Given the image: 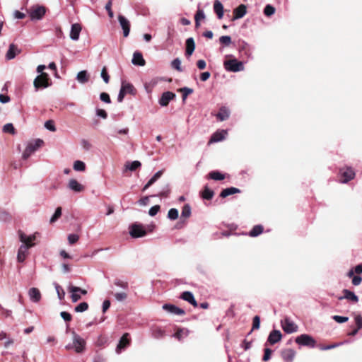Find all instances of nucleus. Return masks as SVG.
Here are the masks:
<instances>
[{
    "mask_svg": "<svg viewBox=\"0 0 362 362\" xmlns=\"http://www.w3.org/2000/svg\"><path fill=\"white\" fill-rule=\"evenodd\" d=\"M68 291L70 293H74V292H78V293H80V295L82 294V295H86L87 294V291L85 290V289H83L80 287H77V286H73L71 284H70L69 286H68Z\"/></svg>",
    "mask_w": 362,
    "mask_h": 362,
    "instance_id": "obj_40",
    "label": "nucleus"
},
{
    "mask_svg": "<svg viewBox=\"0 0 362 362\" xmlns=\"http://www.w3.org/2000/svg\"><path fill=\"white\" fill-rule=\"evenodd\" d=\"M333 320L338 323H344L348 321L349 317L340 315H334L332 317Z\"/></svg>",
    "mask_w": 362,
    "mask_h": 362,
    "instance_id": "obj_60",
    "label": "nucleus"
},
{
    "mask_svg": "<svg viewBox=\"0 0 362 362\" xmlns=\"http://www.w3.org/2000/svg\"><path fill=\"white\" fill-rule=\"evenodd\" d=\"M189 334V330L187 329H180L175 334L174 337L180 340L183 337H187Z\"/></svg>",
    "mask_w": 362,
    "mask_h": 362,
    "instance_id": "obj_42",
    "label": "nucleus"
},
{
    "mask_svg": "<svg viewBox=\"0 0 362 362\" xmlns=\"http://www.w3.org/2000/svg\"><path fill=\"white\" fill-rule=\"evenodd\" d=\"M214 192L208 187H205L204 191L202 192V198L204 199L210 200L214 197Z\"/></svg>",
    "mask_w": 362,
    "mask_h": 362,
    "instance_id": "obj_38",
    "label": "nucleus"
},
{
    "mask_svg": "<svg viewBox=\"0 0 362 362\" xmlns=\"http://www.w3.org/2000/svg\"><path fill=\"white\" fill-rule=\"evenodd\" d=\"M163 309L175 315H183L185 314V312L183 309L180 308L173 304H164L163 305Z\"/></svg>",
    "mask_w": 362,
    "mask_h": 362,
    "instance_id": "obj_12",
    "label": "nucleus"
},
{
    "mask_svg": "<svg viewBox=\"0 0 362 362\" xmlns=\"http://www.w3.org/2000/svg\"><path fill=\"white\" fill-rule=\"evenodd\" d=\"M282 338V334L279 330H272L268 337L267 342L270 344L273 345L277 342H279Z\"/></svg>",
    "mask_w": 362,
    "mask_h": 362,
    "instance_id": "obj_16",
    "label": "nucleus"
},
{
    "mask_svg": "<svg viewBox=\"0 0 362 362\" xmlns=\"http://www.w3.org/2000/svg\"><path fill=\"white\" fill-rule=\"evenodd\" d=\"M263 232V227L261 225L255 226L250 231L249 235L251 237H257Z\"/></svg>",
    "mask_w": 362,
    "mask_h": 362,
    "instance_id": "obj_34",
    "label": "nucleus"
},
{
    "mask_svg": "<svg viewBox=\"0 0 362 362\" xmlns=\"http://www.w3.org/2000/svg\"><path fill=\"white\" fill-rule=\"evenodd\" d=\"M114 296L117 301L120 302L126 300V298H127V295L124 292L115 293Z\"/></svg>",
    "mask_w": 362,
    "mask_h": 362,
    "instance_id": "obj_54",
    "label": "nucleus"
},
{
    "mask_svg": "<svg viewBox=\"0 0 362 362\" xmlns=\"http://www.w3.org/2000/svg\"><path fill=\"white\" fill-rule=\"evenodd\" d=\"M354 320L358 329H362V316L361 315H356Z\"/></svg>",
    "mask_w": 362,
    "mask_h": 362,
    "instance_id": "obj_63",
    "label": "nucleus"
},
{
    "mask_svg": "<svg viewBox=\"0 0 362 362\" xmlns=\"http://www.w3.org/2000/svg\"><path fill=\"white\" fill-rule=\"evenodd\" d=\"M180 91L182 92V100L185 101L186 100V98H187V96L189 94L193 93V89L187 88V87H184V88H180Z\"/></svg>",
    "mask_w": 362,
    "mask_h": 362,
    "instance_id": "obj_48",
    "label": "nucleus"
},
{
    "mask_svg": "<svg viewBox=\"0 0 362 362\" xmlns=\"http://www.w3.org/2000/svg\"><path fill=\"white\" fill-rule=\"evenodd\" d=\"M132 63L134 65L144 66L146 62L142 54L139 52H135L133 54Z\"/></svg>",
    "mask_w": 362,
    "mask_h": 362,
    "instance_id": "obj_28",
    "label": "nucleus"
},
{
    "mask_svg": "<svg viewBox=\"0 0 362 362\" xmlns=\"http://www.w3.org/2000/svg\"><path fill=\"white\" fill-rule=\"evenodd\" d=\"M100 99L105 103L109 104L111 103L110 95L107 93H101L100 95Z\"/></svg>",
    "mask_w": 362,
    "mask_h": 362,
    "instance_id": "obj_62",
    "label": "nucleus"
},
{
    "mask_svg": "<svg viewBox=\"0 0 362 362\" xmlns=\"http://www.w3.org/2000/svg\"><path fill=\"white\" fill-rule=\"evenodd\" d=\"M164 335H165V332L160 328L157 327L155 329H153V336L154 338L160 339V338L163 337Z\"/></svg>",
    "mask_w": 362,
    "mask_h": 362,
    "instance_id": "obj_51",
    "label": "nucleus"
},
{
    "mask_svg": "<svg viewBox=\"0 0 362 362\" xmlns=\"http://www.w3.org/2000/svg\"><path fill=\"white\" fill-rule=\"evenodd\" d=\"M141 165V163L140 161L134 160L132 162H127L125 164V168L127 170H129L130 171H134L138 168H139Z\"/></svg>",
    "mask_w": 362,
    "mask_h": 362,
    "instance_id": "obj_33",
    "label": "nucleus"
},
{
    "mask_svg": "<svg viewBox=\"0 0 362 362\" xmlns=\"http://www.w3.org/2000/svg\"><path fill=\"white\" fill-rule=\"evenodd\" d=\"M61 215H62V208L57 207L55 210L54 214L50 218V221H49L50 223L55 222L61 216Z\"/></svg>",
    "mask_w": 362,
    "mask_h": 362,
    "instance_id": "obj_52",
    "label": "nucleus"
},
{
    "mask_svg": "<svg viewBox=\"0 0 362 362\" xmlns=\"http://www.w3.org/2000/svg\"><path fill=\"white\" fill-rule=\"evenodd\" d=\"M79 239V236L77 234H69L68 235V241L70 245L76 243Z\"/></svg>",
    "mask_w": 362,
    "mask_h": 362,
    "instance_id": "obj_58",
    "label": "nucleus"
},
{
    "mask_svg": "<svg viewBox=\"0 0 362 362\" xmlns=\"http://www.w3.org/2000/svg\"><path fill=\"white\" fill-rule=\"evenodd\" d=\"M114 284L116 286L122 288L123 289H128V287H129V284H128L127 282L124 281L120 280V279H118L115 280Z\"/></svg>",
    "mask_w": 362,
    "mask_h": 362,
    "instance_id": "obj_50",
    "label": "nucleus"
},
{
    "mask_svg": "<svg viewBox=\"0 0 362 362\" xmlns=\"http://www.w3.org/2000/svg\"><path fill=\"white\" fill-rule=\"evenodd\" d=\"M178 210L175 208L170 209L168 212V218L170 220H176L178 218Z\"/></svg>",
    "mask_w": 362,
    "mask_h": 362,
    "instance_id": "obj_43",
    "label": "nucleus"
},
{
    "mask_svg": "<svg viewBox=\"0 0 362 362\" xmlns=\"http://www.w3.org/2000/svg\"><path fill=\"white\" fill-rule=\"evenodd\" d=\"M67 187L70 190H71L76 193L82 192L85 189V187L75 179H70L69 180Z\"/></svg>",
    "mask_w": 362,
    "mask_h": 362,
    "instance_id": "obj_11",
    "label": "nucleus"
},
{
    "mask_svg": "<svg viewBox=\"0 0 362 362\" xmlns=\"http://www.w3.org/2000/svg\"><path fill=\"white\" fill-rule=\"evenodd\" d=\"M43 144V141L40 139L35 140L33 142L28 144L25 151L23 153L22 157L23 159L28 158L30 155L39 148Z\"/></svg>",
    "mask_w": 362,
    "mask_h": 362,
    "instance_id": "obj_5",
    "label": "nucleus"
},
{
    "mask_svg": "<svg viewBox=\"0 0 362 362\" xmlns=\"http://www.w3.org/2000/svg\"><path fill=\"white\" fill-rule=\"evenodd\" d=\"M214 10L216 13L218 18L221 19L223 16V6L218 0H216L214 1Z\"/></svg>",
    "mask_w": 362,
    "mask_h": 362,
    "instance_id": "obj_29",
    "label": "nucleus"
},
{
    "mask_svg": "<svg viewBox=\"0 0 362 362\" xmlns=\"http://www.w3.org/2000/svg\"><path fill=\"white\" fill-rule=\"evenodd\" d=\"M118 21L119 23L123 30V35L124 37H127L130 32V22L129 21L125 18L122 15L118 16Z\"/></svg>",
    "mask_w": 362,
    "mask_h": 362,
    "instance_id": "obj_8",
    "label": "nucleus"
},
{
    "mask_svg": "<svg viewBox=\"0 0 362 362\" xmlns=\"http://www.w3.org/2000/svg\"><path fill=\"white\" fill-rule=\"evenodd\" d=\"M76 79L81 83H85L88 81V76L86 71H81L76 76Z\"/></svg>",
    "mask_w": 362,
    "mask_h": 362,
    "instance_id": "obj_35",
    "label": "nucleus"
},
{
    "mask_svg": "<svg viewBox=\"0 0 362 362\" xmlns=\"http://www.w3.org/2000/svg\"><path fill=\"white\" fill-rule=\"evenodd\" d=\"M342 292L344 293V296L338 297L339 300H341L343 299H346L353 303L358 302V297L353 291H351L348 289H344Z\"/></svg>",
    "mask_w": 362,
    "mask_h": 362,
    "instance_id": "obj_15",
    "label": "nucleus"
},
{
    "mask_svg": "<svg viewBox=\"0 0 362 362\" xmlns=\"http://www.w3.org/2000/svg\"><path fill=\"white\" fill-rule=\"evenodd\" d=\"M274 13H275V8L273 6H272L270 4H267L264 7V13L265 16H270L273 15Z\"/></svg>",
    "mask_w": 362,
    "mask_h": 362,
    "instance_id": "obj_49",
    "label": "nucleus"
},
{
    "mask_svg": "<svg viewBox=\"0 0 362 362\" xmlns=\"http://www.w3.org/2000/svg\"><path fill=\"white\" fill-rule=\"evenodd\" d=\"M73 168L78 172H83L86 170V164L81 160H76L74 163Z\"/></svg>",
    "mask_w": 362,
    "mask_h": 362,
    "instance_id": "obj_37",
    "label": "nucleus"
},
{
    "mask_svg": "<svg viewBox=\"0 0 362 362\" xmlns=\"http://www.w3.org/2000/svg\"><path fill=\"white\" fill-rule=\"evenodd\" d=\"M121 89L125 92L126 94L129 93L131 95H135L136 90L133 85L129 83L122 82Z\"/></svg>",
    "mask_w": 362,
    "mask_h": 362,
    "instance_id": "obj_31",
    "label": "nucleus"
},
{
    "mask_svg": "<svg viewBox=\"0 0 362 362\" xmlns=\"http://www.w3.org/2000/svg\"><path fill=\"white\" fill-rule=\"evenodd\" d=\"M3 132L5 133H10L11 134H15L16 130L15 128L11 123H7L3 127Z\"/></svg>",
    "mask_w": 362,
    "mask_h": 362,
    "instance_id": "obj_44",
    "label": "nucleus"
},
{
    "mask_svg": "<svg viewBox=\"0 0 362 362\" xmlns=\"http://www.w3.org/2000/svg\"><path fill=\"white\" fill-rule=\"evenodd\" d=\"M240 190L238 188L230 187L223 189L220 194V197L225 198L229 195L240 193Z\"/></svg>",
    "mask_w": 362,
    "mask_h": 362,
    "instance_id": "obj_30",
    "label": "nucleus"
},
{
    "mask_svg": "<svg viewBox=\"0 0 362 362\" xmlns=\"http://www.w3.org/2000/svg\"><path fill=\"white\" fill-rule=\"evenodd\" d=\"M159 210H160V206L159 205H155V206H153L150 208V209L148 211V214L151 216H156L158 214Z\"/></svg>",
    "mask_w": 362,
    "mask_h": 362,
    "instance_id": "obj_61",
    "label": "nucleus"
},
{
    "mask_svg": "<svg viewBox=\"0 0 362 362\" xmlns=\"http://www.w3.org/2000/svg\"><path fill=\"white\" fill-rule=\"evenodd\" d=\"M128 336H129V334L126 333L121 337V339L117 346V348H116V352L117 354H119L122 349H124L129 345V340L128 339Z\"/></svg>",
    "mask_w": 362,
    "mask_h": 362,
    "instance_id": "obj_22",
    "label": "nucleus"
},
{
    "mask_svg": "<svg viewBox=\"0 0 362 362\" xmlns=\"http://www.w3.org/2000/svg\"><path fill=\"white\" fill-rule=\"evenodd\" d=\"M175 96V94L170 91L164 92L159 99L158 103L160 106L165 107Z\"/></svg>",
    "mask_w": 362,
    "mask_h": 362,
    "instance_id": "obj_14",
    "label": "nucleus"
},
{
    "mask_svg": "<svg viewBox=\"0 0 362 362\" xmlns=\"http://www.w3.org/2000/svg\"><path fill=\"white\" fill-rule=\"evenodd\" d=\"M170 193V189L168 184H167L162 190L156 195H152L151 197H168Z\"/></svg>",
    "mask_w": 362,
    "mask_h": 362,
    "instance_id": "obj_36",
    "label": "nucleus"
},
{
    "mask_svg": "<svg viewBox=\"0 0 362 362\" xmlns=\"http://www.w3.org/2000/svg\"><path fill=\"white\" fill-rule=\"evenodd\" d=\"M45 127L51 132L56 131L55 125H54L53 121H52V120H48V121L45 122Z\"/></svg>",
    "mask_w": 362,
    "mask_h": 362,
    "instance_id": "obj_59",
    "label": "nucleus"
},
{
    "mask_svg": "<svg viewBox=\"0 0 362 362\" xmlns=\"http://www.w3.org/2000/svg\"><path fill=\"white\" fill-rule=\"evenodd\" d=\"M221 43L228 46L231 43V37L228 35H223L219 38Z\"/></svg>",
    "mask_w": 362,
    "mask_h": 362,
    "instance_id": "obj_57",
    "label": "nucleus"
},
{
    "mask_svg": "<svg viewBox=\"0 0 362 362\" xmlns=\"http://www.w3.org/2000/svg\"><path fill=\"white\" fill-rule=\"evenodd\" d=\"M296 342L300 346H308L310 348H314L316 345V341L315 339L307 334H303L297 337Z\"/></svg>",
    "mask_w": 362,
    "mask_h": 362,
    "instance_id": "obj_4",
    "label": "nucleus"
},
{
    "mask_svg": "<svg viewBox=\"0 0 362 362\" xmlns=\"http://www.w3.org/2000/svg\"><path fill=\"white\" fill-rule=\"evenodd\" d=\"M181 298L182 300L188 302L189 303L192 305L194 307L197 306V303L194 298V296L193 293L190 291H184L181 294Z\"/></svg>",
    "mask_w": 362,
    "mask_h": 362,
    "instance_id": "obj_25",
    "label": "nucleus"
},
{
    "mask_svg": "<svg viewBox=\"0 0 362 362\" xmlns=\"http://www.w3.org/2000/svg\"><path fill=\"white\" fill-rule=\"evenodd\" d=\"M224 68L230 72H238L244 70V64L236 59L226 60L223 62Z\"/></svg>",
    "mask_w": 362,
    "mask_h": 362,
    "instance_id": "obj_3",
    "label": "nucleus"
},
{
    "mask_svg": "<svg viewBox=\"0 0 362 362\" xmlns=\"http://www.w3.org/2000/svg\"><path fill=\"white\" fill-rule=\"evenodd\" d=\"M163 170H159L157 173H156L152 177L148 180L150 183L152 185L156 182L163 175Z\"/></svg>",
    "mask_w": 362,
    "mask_h": 362,
    "instance_id": "obj_56",
    "label": "nucleus"
},
{
    "mask_svg": "<svg viewBox=\"0 0 362 362\" xmlns=\"http://www.w3.org/2000/svg\"><path fill=\"white\" fill-rule=\"evenodd\" d=\"M281 325L283 330L287 334H291L298 331L297 325L288 317L282 320Z\"/></svg>",
    "mask_w": 362,
    "mask_h": 362,
    "instance_id": "obj_6",
    "label": "nucleus"
},
{
    "mask_svg": "<svg viewBox=\"0 0 362 362\" xmlns=\"http://www.w3.org/2000/svg\"><path fill=\"white\" fill-rule=\"evenodd\" d=\"M54 288L56 289V291L57 293V296L59 300H62L64 298L65 292L64 289L57 283L54 284Z\"/></svg>",
    "mask_w": 362,
    "mask_h": 362,
    "instance_id": "obj_46",
    "label": "nucleus"
},
{
    "mask_svg": "<svg viewBox=\"0 0 362 362\" xmlns=\"http://www.w3.org/2000/svg\"><path fill=\"white\" fill-rule=\"evenodd\" d=\"M191 206L189 204H186L183 206L182 212H181V218H187L191 216Z\"/></svg>",
    "mask_w": 362,
    "mask_h": 362,
    "instance_id": "obj_39",
    "label": "nucleus"
},
{
    "mask_svg": "<svg viewBox=\"0 0 362 362\" xmlns=\"http://www.w3.org/2000/svg\"><path fill=\"white\" fill-rule=\"evenodd\" d=\"M28 253V246L21 245L18 249L17 259L19 262H23L26 258V256Z\"/></svg>",
    "mask_w": 362,
    "mask_h": 362,
    "instance_id": "obj_27",
    "label": "nucleus"
},
{
    "mask_svg": "<svg viewBox=\"0 0 362 362\" xmlns=\"http://www.w3.org/2000/svg\"><path fill=\"white\" fill-rule=\"evenodd\" d=\"M195 49V42L193 37H189L186 40V50L185 54L190 57Z\"/></svg>",
    "mask_w": 362,
    "mask_h": 362,
    "instance_id": "obj_26",
    "label": "nucleus"
},
{
    "mask_svg": "<svg viewBox=\"0 0 362 362\" xmlns=\"http://www.w3.org/2000/svg\"><path fill=\"white\" fill-rule=\"evenodd\" d=\"M73 343L65 346L66 350L74 349L76 353H81L85 350L86 341L74 331L71 332Z\"/></svg>",
    "mask_w": 362,
    "mask_h": 362,
    "instance_id": "obj_1",
    "label": "nucleus"
},
{
    "mask_svg": "<svg viewBox=\"0 0 362 362\" xmlns=\"http://www.w3.org/2000/svg\"><path fill=\"white\" fill-rule=\"evenodd\" d=\"M81 31V26L78 23L71 25L70 30V38L74 41H77L79 39L80 33Z\"/></svg>",
    "mask_w": 362,
    "mask_h": 362,
    "instance_id": "obj_18",
    "label": "nucleus"
},
{
    "mask_svg": "<svg viewBox=\"0 0 362 362\" xmlns=\"http://www.w3.org/2000/svg\"><path fill=\"white\" fill-rule=\"evenodd\" d=\"M88 308V304L86 302L80 303L77 306L75 307L74 310L77 313H82L87 310Z\"/></svg>",
    "mask_w": 362,
    "mask_h": 362,
    "instance_id": "obj_45",
    "label": "nucleus"
},
{
    "mask_svg": "<svg viewBox=\"0 0 362 362\" xmlns=\"http://www.w3.org/2000/svg\"><path fill=\"white\" fill-rule=\"evenodd\" d=\"M341 173L344 178L342 181L343 183H346L351 180L355 176V173L351 168H347L346 169L341 170Z\"/></svg>",
    "mask_w": 362,
    "mask_h": 362,
    "instance_id": "obj_24",
    "label": "nucleus"
},
{
    "mask_svg": "<svg viewBox=\"0 0 362 362\" xmlns=\"http://www.w3.org/2000/svg\"><path fill=\"white\" fill-rule=\"evenodd\" d=\"M230 110L226 106H222L220 107L219 111L216 115V116L218 120L223 122L228 119L230 117Z\"/></svg>",
    "mask_w": 362,
    "mask_h": 362,
    "instance_id": "obj_17",
    "label": "nucleus"
},
{
    "mask_svg": "<svg viewBox=\"0 0 362 362\" xmlns=\"http://www.w3.org/2000/svg\"><path fill=\"white\" fill-rule=\"evenodd\" d=\"M28 296L33 303H38L41 299V293L37 288H31L28 291Z\"/></svg>",
    "mask_w": 362,
    "mask_h": 362,
    "instance_id": "obj_23",
    "label": "nucleus"
},
{
    "mask_svg": "<svg viewBox=\"0 0 362 362\" xmlns=\"http://www.w3.org/2000/svg\"><path fill=\"white\" fill-rule=\"evenodd\" d=\"M37 233H35L30 235H26L23 233H20L19 238L20 240L23 243L22 245L28 246V249L30 247L34 246V243L32 242L34 241L36 239Z\"/></svg>",
    "mask_w": 362,
    "mask_h": 362,
    "instance_id": "obj_9",
    "label": "nucleus"
},
{
    "mask_svg": "<svg viewBox=\"0 0 362 362\" xmlns=\"http://www.w3.org/2000/svg\"><path fill=\"white\" fill-rule=\"evenodd\" d=\"M46 10L44 6H37L33 8L30 12V16L32 20H40L45 14Z\"/></svg>",
    "mask_w": 362,
    "mask_h": 362,
    "instance_id": "obj_10",
    "label": "nucleus"
},
{
    "mask_svg": "<svg viewBox=\"0 0 362 362\" xmlns=\"http://www.w3.org/2000/svg\"><path fill=\"white\" fill-rule=\"evenodd\" d=\"M205 18V14L203 10L199 9L194 16L196 27L199 26V21Z\"/></svg>",
    "mask_w": 362,
    "mask_h": 362,
    "instance_id": "obj_41",
    "label": "nucleus"
},
{
    "mask_svg": "<svg viewBox=\"0 0 362 362\" xmlns=\"http://www.w3.org/2000/svg\"><path fill=\"white\" fill-rule=\"evenodd\" d=\"M226 130L217 131L214 133L209 140V143H216L223 141L227 135Z\"/></svg>",
    "mask_w": 362,
    "mask_h": 362,
    "instance_id": "obj_19",
    "label": "nucleus"
},
{
    "mask_svg": "<svg viewBox=\"0 0 362 362\" xmlns=\"http://www.w3.org/2000/svg\"><path fill=\"white\" fill-rule=\"evenodd\" d=\"M296 356V351L291 349H287L281 352V356L285 362H293Z\"/></svg>",
    "mask_w": 362,
    "mask_h": 362,
    "instance_id": "obj_21",
    "label": "nucleus"
},
{
    "mask_svg": "<svg viewBox=\"0 0 362 362\" xmlns=\"http://www.w3.org/2000/svg\"><path fill=\"white\" fill-rule=\"evenodd\" d=\"M260 326V317L258 315H255L253 318L252 322V330L258 329Z\"/></svg>",
    "mask_w": 362,
    "mask_h": 362,
    "instance_id": "obj_55",
    "label": "nucleus"
},
{
    "mask_svg": "<svg viewBox=\"0 0 362 362\" xmlns=\"http://www.w3.org/2000/svg\"><path fill=\"white\" fill-rule=\"evenodd\" d=\"M247 13V7L245 4H240L233 11V20L242 18Z\"/></svg>",
    "mask_w": 362,
    "mask_h": 362,
    "instance_id": "obj_20",
    "label": "nucleus"
},
{
    "mask_svg": "<svg viewBox=\"0 0 362 362\" xmlns=\"http://www.w3.org/2000/svg\"><path fill=\"white\" fill-rule=\"evenodd\" d=\"M129 234L132 238H141L146 235L145 228L141 224H132L129 228Z\"/></svg>",
    "mask_w": 362,
    "mask_h": 362,
    "instance_id": "obj_7",
    "label": "nucleus"
},
{
    "mask_svg": "<svg viewBox=\"0 0 362 362\" xmlns=\"http://www.w3.org/2000/svg\"><path fill=\"white\" fill-rule=\"evenodd\" d=\"M171 66L173 69H176L180 72L183 71L181 67V61L179 58L173 59L171 62Z\"/></svg>",
    "mask_w": 362,
    "mask_h": 362,
    "instance_id": "obj_47",
    "label": "nucleus"
},
{
    "mask_svg": "<svg viewBox=\"0 0 362 362\" xmlns=\"http://www.w3.org/2000/svg\"><path fill=\"white\" fill-rule=\"evenodd\" d=\"M105 8L106 11H107V13H108V16H109V17H110V18H113V16H114V13H113L112 11V1H109L106 4V5H105Z\"/></svg>",
    "mask_w": 362,
    "mask_h": 362,
    "instance_id": "obj_64",
    "label": "nucleus"
},
{
    "mask_svg": "<svg viewBox=\"0 0 362 362\" xmlns=\"http://www.w3.org/2000/svg\"><path fill=\"white\" fill-rule=\"evenodd\" d=\"M209 178L214 180H223L226 176L224 174L217 170L211 171L208 175Z\"/></svg>",
    "mask_w": 362,
    "mask_h": 362,
    "instance_id": "obj_32",
    "label": "nucleus"
},
{
    "mask_svg": "<svg viewBox=\"0 0 362 362\" xmlns=\"http://www.w3.org/2000/svg\"><path fill=\"white\" fill-rule=\"evenodd\" d=\"M49 80V78L47 73H42L40 75L37 76L33 81L35 91L49 87L50 86Z\"/></svg>",
    "mask_w": 362,
    "mask_h": 362,
    "instance_id": "obj_2",
    "label": "nucleus"
},
{
    "mask_svg": "<svg viewBox=\"0 0 362 362\" xmlns=\"http://www.w3.org/2000/svg\"><path fill=\"white\" fill-rule=\"evenodd\" d=\"M21 52V49H19L17 45H16L13 43H11L9 45L8 49L6 54V60H11L14 59L16 55L19 54Z\"/></svg>",
    "mask_w": 362,
    "mask_h": 362,
    "instance_id": "obj_13",
    "label": "nucleus"
},
{
    "mask_svg": "<svg viewBox=\"0 0 362 362\" xmlns=\"http://www.w3.org/2000/svg\"><path fill=\"white\" fill-rule=\"evenodd\" d=\"M100 76L105 83H108L110 81V76L107 71V69L104 66L101 70Z\"/></svg>",
    "mask_w": 362,
    "mask_h": 362,
    "instance_id": "obj_53",
    "label": "nucleus"
}]
</instances>
